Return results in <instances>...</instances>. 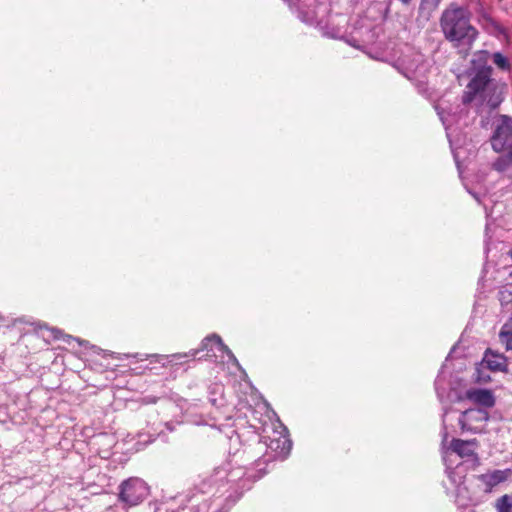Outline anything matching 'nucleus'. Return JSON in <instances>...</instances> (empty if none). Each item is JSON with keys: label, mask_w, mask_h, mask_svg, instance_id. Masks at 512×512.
<instances>
[{"label": "nucleus", "mask_w": 512, "mask_h": 512, "mask_svg": "<svg viewBox=\"0 0 512 512\" xmlns=\"http://www.w3.org/2000/svg\"><path fill=\"white\" fill-rule=\"evenodd\" d=\"M280 430L271 439H259L257 452L252 449L237 450L230 454L229 459L221 466L215 468L211 481L236 483L238 481H254L265 474L262 465L273 460H284L291 451L292 442L288 438L287 428L277 422Z\"/></svg>", "instance_id": "1"}, {"label": "nucleus", "mask_w": 512, "mask_h": 512, "mask_svg": "<svg viewBox=\"0 0 512 512\" xmlns=\"http://www.w3.org/2000/svg\"><path fill=\"white\" fill-rule=\"evenodd\" d=\"M440 28L446 40L455 47L470 49L478 37V30L471 24L468 8L451 3L440 17Z\"/></svg>", "instance_id": "2"}, {"label": "nucleus", "mask_w": 512, "mask_h": 512, "mask_svg": "<svg viewBox=\"0 0 512 512\" xmlns=\"http://www.w3.org/2000/svg\"><path fill=\"white\" fill-rule=\"evenodd\" d=\"M506 84L497 81L488 72L480 76H473L462 96L464 104L478 100L480 105H487L490 109L497 108L504 99Z\"/></svg>", "instance_id": "3"}, {"label": "nucleus", "mask_w": 512, "mask_h": 512, "mask_svg": "<svg viewBox=\"0 0 512 512\" xmlns=\"http://www.w3.org/2000/svg\"><path fill=\"white\" fill-rule=\"evenodd\" d=\"M506 84L497 81L488 72L480 76H473L462 96L464 104L478 100L480 105H487L490 109L497 108L504 99Z\"/></svg>", "instance_id": "4"}, {"label": "nucleus", "mask_w": 512, "mask_h": 512, "mask_svg": "<svg viewBox=\"0 0 512 512\" xmlns=\"http://www.w3.org/2000/svg\"><path fill=\"white\" fill-rule=\"evenodd\" d=\"M147 483L138 477H130L119 485L118 500L124 507H133L142 503L149 495Z\"/></svg>", "instance_id": "5"}, {"label": "nucleus", "mask_w": 512, "mask_h": 512, "mask_svg": "<svg viewBox=\"0 0 512 512\" xmlns=\"http://www.w3.org/2000/svg\"><path fill=\"white\" fill-rule=\"evenodd\" d=\"M492 148L496 152H507L512 159V118L500 115L495 121V129L491 137Z\"/></svg>", "instance_id": "6"}, {"label": "nucleus", "mask_w": 512, "mask_h": 512, "mask_svg": "<svg viewBox=\"0 0 512 512\" xmlns=\"http://www.w3.org/2000/svg\"><path fill=\"white\" fill-rule=\"evenodd\" d=\"M394 67L402 73L407 79L417 81L419 84H424L426 65L423 60V55L416 52H411L399 58Z\"/></svg>", "instance_id": "7"}, {"label": "nucleus", "mask_w": 512, "mask_h": 512, "mask_svg": "<svg viewBox=\"0 0 512 512\" xmlns=\"http://www.w3.org/2000/svg\"><path fill=\"white\" fill-rule=\"evenodd\" d=\"M448 439V433L446 431V427L444 426V430L442 433V457L445 464L450 462V456L452 454L458 455L460 458L473 459L477 460V454L475 453V448L477 445V441L473 440H462V439H452L450 445L448 447L445 446L446 441Z\"/></svg>", "instance_id": "8"}, {"label": "nucleus", "mask_w": 512, "mask_h": 512, "mask_svg": "<svg viewBox=\"0 0 512 512\" xmlns=\"http://www.w3.org/2000/svg\"><path fill=\"white\" fill-rule=\"evenodd\" d=\"M489 420V413L485 409L470 408L462 412L458 423L462 432L482 433L485 431L486 423Z\"/></svg>", "instance_id": "9"}, {"label": "nucleus", "mask_w": 512, "mask_h": 512, "mask_svg": "<svg viewBox=\"0 0 512 512\" xmlns=\"http://www.w3.org/2000/svg\"><path fill=\"white\" fill-rule=\"evenodd\" d=\"M201 350L207 351L206 357H217V352L221 353L222 356L226 354L229 361H231L238 368H240L238 360L236 359L232 351L222 342L221 338L216 334L207 336L202 341Z\"/></svg>", "instance_id": "10"}, {"label": "nucleus", "mask_w": 512, "mask_h": 512, "mask_svg": "<svg viewBox=\"0 0 512 512\" xmlns=\"http://www.w3.org/2000/svg\"><path fill=\"white\" fill-rule=\"evenodd\" d=\"M446 465V473L451 482V485L455 488L456 503L459 506H467L471 499L466 495L467 489L463 486L464 476L456 469L451 468L449 462Z\"/></svg>", "instance_id": "11"}, {"label": "nucleus", "mask_w": 512, "mask_h": 512, "mask_svg": "<svg viewBox=\"0 0 512 512\" xmlns=\"http://www.w3.org/2000/svg\"><path fill=\"white\" fill-rule=\"evenodd\" d=\"M464 399L481 407V409L492 408L496 398L491 390L482 388H469L464 392Z\"/></svg>", "instance_id": "12"}, {"label": "nucleus", "mask_w": 512, "mask_h": 512, "mask_svg": "<svg viewBox=\"0 0 512 512\" xmlns=\"http://www.w3.org/2000/svg\"><path fill=\"white\" fill-rule=\"evenodd\" d=\"M481 365L493 372H508L507 357L501 353L493 351L492 349H487L485 351Z\"/></svg>", "instance_id": "13"}, {"label": "nucleus", "mask_w": 512, "mask_h": 512, "mask_svg": "<svg viewBox=\"0 0 512 512\" xmlns=\"http://www.w3.org/2000/svg\"><path fill=\"white\" fill-rule=\"evenodd\" d=\"M511 475L510 469L493 470L478 476V479L486 486L487 491H491L496 485L506 481Z\"/></svg>", "instance_id": "14"}, {"label": "nucleus", "mask_w": 512, "mask_h": 512, "mask_svg": "<svg viewBox=\"0 0 512 512\" xmlns=\"http://www.w3.org/2000/svg\"><path fill=\"white\" fill-rule=\"evenodd\" d=\"M490 54L488 51L480 50L474 53L471 60L472 67L475 70L474 76H480L488 72V76L492 75V67L488 65Z\"/></svg>", "instance_id": "15"}, {"label": "nucleus", "mask_w": 512, "mask_h": 512, "mask_svg": "<svg viewBox=\"0 0 512 512\" xmlns=\"http://www.w3.org/2000/svg\"><path fill=\"white\" fill-rule=\"evenodd\" d=\"M498 336L499 341L505 347V350L512 351V313L507 321L502 325Z\"/></svg>", "instance_id": "16"}, {"label": "nucleus", "mask_w": 512, "mask_h": 512, "mask_svg": "<svg viewBox=\"0 0 512 512\" xmlns=\"http://www.w3.org/2000/svg\"><path fill=\"white\" fill-rule=\"evenodd\" d=\"M298 17L305 23L313 25H320L322 20L319 17V13L314 9L311 11H304L301 6H298Z\"/></svg>", "instance_id": "17"}, {"label": "nucleus", "mask_w": 512, "mask_h": 512, "mask_svg": "<svg viewBox=\"0 0 512 512\" xmlns=\"http://www.w3.org/2000/svg\"><path fill=\"white\" fill-rule=\"evenodd\" d=\"M277 422L279 421L277 420L275 422H271L270 424H263L261 428L260 439H271L275 437L274 432H278L280 430V428L277 427Z\"/></svg>", "instance_id": "18"}, {"label": "nucleus", "mask_w": 512, "mask_h": 512, "mask_svg": "<svg viewBox=\"0 0 512 512\" xmlns=\"http://www.w3.org/2000/svg\"><path fill=\"white\" fill-rule=\"evenodd\" d=\"M442 0H421L419 10L421 13L430 15L440 5Z\"/></svg>", "instance_id": "19"}, {"label": "nucleus", "mask_w": 512, "mask_h": 512, "mask_svg": "<svg viewBox=\"0 0 512 512\" xmlns=\"http://www.w3.org/2000/svg\"><path fill=\"white\" fill-rule=\"evenodd\" d=\"M497 512H512V498L509 495L501 496L496 502Z\"/></svg>", "instance_id": "20"}, {"label": "nucleus", "mask_w": 512, "mask_h": 512, "mask_svg": "<svg viewBox=\"0 0 512 512\" xmlns=\"http://www.w3.org/2000/svg\"><path fill=\"white\" fill-rule=\"evenodd\" d=\"M492 59L494 64L502 69V70H509L510 69V63L508 59L500 52H496L492 55Z\"/></svg>", "instance_id": "21"}, {"label": "nucleus", "mask_w": 512, "mask_h": 512, "mask_svg": "<svg viewBox=\"0 0 512 512\" xmlns=\"http://www.w3.org/2000/svg\"><path fill=\"white\" fill-rule=\"evenodd\" d=\"M474 380L477 383L485 384L491 381V377L483 371V368H477L474 374Z\"/></svg>", "instance_id": "22"}, {"label": "nucleus", "mask_w": 512, "mask_h": 512, "mask_svg": "<svg viewBox=\"0 0 512 512\" xmlns=\"http://www.w3.org/2000/svg\"><path fill=\"white\" fill-rule=\"evenodd\" d=\"M435 108L437 110V114L439 115L440 120L442 121L443 125L445 126L446 129H448L450 122H449L448 118L446 117L443 109L441 108L440 105H437Z\"/></svg>", "instance_id": "23"}, {"label": "nucleus", "mask_w": 512, "mask_h": 512, "mask_svg": "<svg viewBox=\"0 0 512 512\" xmlns=\"http://www.w3.org/2000/svg\"><path fill=\"white\" fill-rule=\"evenodd\" d=\"M506 166H507V163L505 160L503 159H498L495 163H494V168L498 171H504L506 169Z\"/></svg>", "instance_id": "24"}, {"label": "nucleus", "mask_w": 512, "mask_h": 512, "mask_svg": "<svg viewBox=\"0 0 512 512\" xmlns=\"http://www.w3.org/2000/svg\"><path fill=\"white\" fill-rule=\"evenodd\" d=\"M198 352H199V350H192L189 354H184V355L175 354V355H172V357L176 358V359H180L183 357H195L198 354Z\"/></svg>", "instance_id": "25"}, {"label": "nucleus", "mask_w": 512, "mask_h": 512, "mask_svg": "<svg viewBox=\"0 0 512 512\" xmlns=\"http://www.w3.org/2000/svg\"><path fill=\"white\" fill-rule=\"evenodd\" d=\"M151 357L156 362L161 363L162 365H165V361L167 360V356H163V355H152Z\"/></svg>", "instance_id": "26"}, {"label": "nucleus", "mask_w": 512, "mask_h": 512, "mask_svg": "<svg viewBox=\"0 0 512 512\" xmlns=\"http://www.w3.org/2000/svg\"><path fill=\"white\" fill-rule=\"evenodd\" d=\"M348 43L352 46H355L357 48H360V45L356 44V39H351V40H348Z\"/></svg>", "instance_id": "27"}, {"label": "nucleus", "mask_w": 512, "mask_h": 512, "mask_svg": "<svg viewBox=\"0 0 512 512\" xmlns=\"http://www.w3.org/2000/svg\"><path fill=\"white\" fill-rule=\"evenodd\" d=\"M68 339L69 340H73V341H77L80 345L84 344V341H80L79 339L73 338L72 336H68Z\"/></svg>", "instance_id": "28"}, {"label": "nucleus", "mask_w": 512, "mask_h": 512, "mask_svg": "<svg viewBox=\"0 0 512 512\" xmlns=\"http://www.w3.org/2000/svg\"><path fill=\"white\" fill-rule=\"evenodd\" d=\"M146 402H147V403H155V402H156V398H154V397H148Z\"/></svg>", "instance_id": "29"}, {"label": "nucleus", "mask_w": 512, "mask_h": 512, "mask_svg": "<svg viewBox=\"0 0 512 512\" xmlns=\"http://www.w3.org/2000/svg\"><path fill=\"white\" fill-rule=\"evenodd\" d=\"M403 4L408 5L410 4L411 0H400Z\"/></svg>", "instance_id": "30"}, {"label": "nucleus", "mask_w": 512, "mask_h": 512, "mask_svg": "<svg viewBox=\"0 0 512 512\" xmlns=\"http://www.w3.org/2000/svg\"><path fill=\"white\" fill-rule=\"evenodd\" d=\"M284 1L287 2L289 4V6L296 5L295 3L292 2V0H284Z\"/></svg>", "instance_id": "31"}, {"label": "nucleus", "mask_w": 512, "mask_h": 512, "mask_svg": "<svg viewBox=\"0 0 512 512\" xmlns=\"http://www.w3.org/2000/svg\"><path fill=\"white\" fill-rule=\"evenodd\" d=\"M331 37H339V33L338 32H335V33H331L329 34Z\"/></svg>", "instance_id": "32"}, {"label": "nucleus", "mask_w": 512, "mask_h": 512, "mask_svg": "<svg viewBox=\"0 0 512 512\" xmlns=\"http://www.w3.org/2000/svg\"><path fill=\"white\" fill-rule=\"evenodd\" d=\"M472 195H473V197H474L478 202L480 201L479 197H478L476 194H472Z\"/></svg>", "instance_id": "33"}]
</instances>
